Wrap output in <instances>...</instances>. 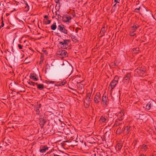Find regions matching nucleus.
<instances>
[{
	"mask_svg": "<svg viewBox=\"0 0 156 156\" xmlns=\"http://www.w3.org/2000/svg\"><path fill=\"white\" fill-rule=\"evenodd\" d=\"M71 42L69 39L63 40L62 41H59L58 44V47L64 49H67Z\"/></svg>",
	"mask_w": 156,
	"mask_h": 156,
	"instance_id": "1",
	"label": "nucleus"
},
{
	"mask_svg": "<svg viewBox=\"0 0 156 156\" xmlns=\"http://www.w3.org/2000/svg\"><path fill=\"white\" fill-rule=\"evenodd\" d=\"M119 77L118 76H115L114 79L112 80L110 83V86L111 88V90H112L118 83Z\"/></svg>",
	"mask_w": 156,
	"mask_h": 156,
	"instance_id": "2",
	"label": "nucleus"
},
{
	"mask_svg": "<svg viewBox=\"0 0 156 156\" xmlns=\"http://www.w3.org/2000/svg\"><path fill=\"white\" fill-rule=\"evenodd\" d=\"M138 25H134L130 28L129 31V35L131 36H134L136 35V30L138 28Z\"/></svg>",
	"mask_w": 156,
	"mask_h": 156,
	"instance_id": "3",
	"label": "nucleus"
},
{
	"mask_svg": "<svg viewBox=\"0 0 156 156\" xmlns=\"http://www.w3.org/2000/svg\"><path fill=\"white\" fill-rule=\"evenodd\" d=\"M58 30L62 33L65 34H68V32L67 29L65 28L64 25L61 24L58 26Z\"/></svg>",
	"mask_w": 156,
	"mask_h": 156,
	"instance_id": "4",
	"label": "nucleus"
},
{
	"mask_svg": "<svg viewBox=\"0 0 156 156\" xmlns=\"http://www.w3.org/2000/svg\"><path fill=\"white\" fill-rule=\"evenodd\" d=\"M56 54L58 56H62L63 57H67L68 56L67 51L62 49H60L57 51Z\"/></svg>",
	"mask_w": 156,
	"mask_h": 156,
	"instance_id": "5",
	"label": "nucleus"
},
{
	"mask_svg": "<svg viewBox=\"0 0 156 156\" xmlns=\"http://www.w3.org/2000/svg\"><path fill=\"white\" fill-rule=\"evenodd\" d=\"M101 102L102 104L104 105H106L109 102V99L106 95L104 94L101 98Z\"/></svg>",
	"mask_w": 156,
	"mask_h": 156,
	"instance_id": "6",
	"label": "nucleus"
},
{
	"mask_svg": "<svg viewBox=\"0 0 156 156\" xmlns=\"http://www.w3.org/2000/svg\"><path fill=\"white\" fill-rule=\"evenodd\" d=\"M130 76L131 74L130 73H127L126 74L122 80V81L125 84H127L129 83Z\"/></svg>",
	"mask_w": 156,
	"mask_h": 156,
	"instance_id": "7",
	"label": "nucleus"
},
{
	"mask_svg": "<svg viewBox=\"0 0 156 156\" xmlns=\"http://www.w3.org/2000/svg\"><path fill=\"white\" fill-rule=\"evenodd\" d=\"M101 95L99 92L97 93L95 95L94 100V102L96 103H98L101 100Z\"/></svg>",
	"mask_w": 156,
	"mask_h": 156,
	"instance_id": "8",
	"label": "nucleus"
},
{
	"mask_svg": "<svg viewBox=\"0 0 156 156\" xmlns=\"http://www.w3.org/2000/svg\"><path fill=\"white\" fill-rule=\"evenodd\" d=\"M71 19L72 17L69 15H64L63 16L62 20L64 22L67 23L68 22H69Z\"/></svg>",
	"mask_w": 156,
	"mask_h": 156,
	"instance_id": "9",
	"label": "nucleus"
},
{
	"mask_svg": "<svg viewBox=\"0 0 156 156\" xmlns=\"http://www.w3.org/2000/svg\"><path fill=\"white\" fill-rule=\"evenodd\" d=\"M124 110H121L118 113L117 116L118 119H120L121 120H122L124 118Z\"/></svg>",
	"mask_w": 156,
	"mask_h": 156,
	"instance_id": "10",
	"label": "nucleus"
},
{
	"mask_svg": "<svg viewBox=\"0 0 156 156\" xmlns=\"http://www.w3.org/2000/svg\"><path fill=\"white\" fill-rule=\"evenodd\" d=\"M107 120V118L106 116H102L99 119V122L101 124H103L105 123Z\"/></svg>",
	"mask_w": 156,
	"mask_h": 156,
	"instance_id": "11",
	"label": "nucleus"
},
{
	"mask_svg": "<svg viewBox=\"0 0 156 156\" xmlns=\"http://www.w3.org/2000/svg\"><path fill=\"white\" fill-rule=\"evenodd\" d=\"M132 129V127L128 125L124 127L123 132L126 134H128Z\"/></svg>",
	"mask_w": 156,
	"mask_h": 156,
	"instance_id": "12",
	"label": "nucleus"
},
{
	"mask_svg": "<svg viewBox=\"0 0 156 156\" xmlns=\"http://www.w3.org/2000/svg\"><path fill=\"white\" fill-rule=\"evenodd\" d=\"M30 77L31 79H32L34 81H37L38 80L37 76L35 73H31Z\"/></svg>",
	"mask_w": 156,
	"mask_h": 156,
	"instance_id": "13",
	"label": "nucleus"
},
{
	"mask_svg": "<svg viewBox=\"0 0 156 156\" xmlns=\"http://www.w3.org/2000/svg\"><path fill=\"white\" fill-rule=\"evenodd\" d=\"M91 96V94L90 93H88L87 94V96L86 97V100L84 101V103H86V101H87V105H89L90 103V97Z\"/></svg>",
	"mask_w": 156,
	"mask_h": 156,
	"instance_id": "14",
	"label": "nucleus"
},
{
	"mask_svg": "<svg viewBox=\"0 0 156 156\" xmlns=\"http://www.w3.org/2000/svg\"><path fill=\"white\" fill-rule=\"evenodd\" d=\"M48 148L46 146H42L40 147V151L41 153H45L46 150H48Z\"/></svg>",
	"mask_w": 156,
	"mask_h": 156,
	"instance_id": "15",
	"label": "nucleus"
},
{
	"mask_svg": "<svg viewBox=\"0 0 156 156\" xmlns=\"http://www.w3.org/2000/svg\"><path fill=\"white\" fill-rule=\"evenodd\" d=\"M153 104L151 102H149L146 106V109L148 111L153 107Z\"/></svg>",
	"mask_w": 156,
	"mask_h": 156,
	"instance_id": "16",
	"label": "nucleus"
},
{
	"mask_svg": "<svg viewBox=\"0 0 156 156\" xmlns=\"http://www.w3.org/2000/svg\"><path fill=\"white\" fill-rule=\"evenodd\" d=\"M37 86V89L40 90H43L44 89V85L43 84H38L37 83L36 85Z\"/></svg>",
	"mask_w": 156,
	"mask_h": 156,
	"instance_id": "17",
	"label": "nucleus"
},
{
	"mask_svg": "<svg viewBox=\"0 0 156 156\" xmlns=\"http://www.w3.org/2000/svg\"><path fill=\"white\" fill-rule=\"evenodd\" d=\"M122 120H121L120 119H118L116 120L115 125L116 126L121 125H122Z\"/></svg>",
	"mask_w": 156,
	"mask_h": 156,
	"instance_id": "18",
	"label": "nucleus"
},
{
	"mask_svg": "<svg viewBox=\"0 0 156 156\" xmlns=\"http://www.w3.org/2000/svg\"><path fill=\"white\" fill-rule=\"evenodd\" d=\"M28 84L30 85H32L33 86H34L35 85L37 84V83H35L29 80V81H27Z\"/></svg>",
	"mask_w": 156,
	"mask_h": 156,
	"instance_id": "19",
	"label": "nucleus"
},
{
	"mask_svg": "<svg viewBox=\"0 0 156 156\" xmlns=\"http://www.w3.org/2000/svg\"><path fill=\"white\" fill-rule=\"evenodd\" d=\"M142 148L143 150V151H146L148 149V146L143 144L142 145Z\"/></svg>",
	"mask_w": 156,
	"mask_h": 156,
	"instance_id": "20",
	"label": "nucleus"
},
{
	"mask_svg": "<svg viewBox=\"0 0 156 156\" xmlns=\"http://www.w3.org/2000/svg\"><path fill=\"white\" fill-rule=\"evenodd\" d=\"M57 27V26L56 25V23H54L51 27V30H55Z\"/></svg>",
	"mask_w": 156,
	"mask_h": 156,
	"instance_id": "21",
	"label": "nucleus"
},
{
	"mask_svg": "<svg viewBox=\"0 0 156 156\" xmlns=\"http://www.w3.org/2000/svg\"><path fill=\"white\" fill-rule=\"evenodd\" d=\"M44 21L45 24H50L51 22L50 20H48L47 19H44Z\"/></svg>",
	"mask_w": 156,
	"mask_h": 156,
	"instance_id": "22",
	"label": "nucleus"
},
{
	"mask_svg": "<svg viewBox=\"0 0 156 156\" xmlns=\"http://www.w3.org/2000/svg\"><path fill=\"white\" fill-rule=\"evenodd\" d=\"M122 147V144H118L117 145L116 147L117 148H118V149L119 150L121 149Z\"/></svg>",
	"mask_w": 156,
	"mask_h": 156,
	"instance_id": "23",
	"label": "nucleus"
},
{
	"mask_svg": "<svg viewBox=\"0 0 156 156\" xmlns=\"http://www.w3.org/2000/svg\"><path fill=\"white\" fill-rule=\"evenodd\" d=\"M139 50V49L138 48H137L133 49V51L135 53H137V51H138Z\"/></svg>",
	"mask_w": 156,
	"mask_h": 156,
	"instance_id": "24",
	"label": "nucleus"
},
{
	"mask_svg": "<svg viewBox=\"0 0 156 156\" xmlns=\"http://www.w3.org/2000/svg\"><path fill=\"white\" fill-rule=\"evenodd\" d=\"M36 114L37 115H39L40 113L39 109L38 108H36Z\"/></svg>",
	"mask_w": 156,
	"mask_h": 156,
	"instance_id": "25",
	"label": "nucleus"
},
{
	"mask_svg": "<svg viewBox=\"0 0 156 156\" xmlns=\"http://www.w3.org/2000/svg\"><path fill=\"white\" fill-rule=\"evenodd\" d=\"M105 27H103L101 29L100 32L101 33L102 32V33H104L105 31Z\"/></svg>",
	"mask_w": 156,
	"mask_h": 156,
	"instance_id": "26",
	"label": "nucleus"
},
{
	"mask_svg": "<svg viewBox=\"0 0 156 156\" xmlns=\"http://www.w3.org/2000/svg\"><path fill=\"white\" fill-rule=\"evenodd\" d=\"M66 83V81L65 80H64L60 84L62 85H64Z\"/></svg>",
	"mask_w": 156,
	"mask_h": 156,
	"instance_id": "27",
	"label": "nucleus"
},
{
	"mask_svg": "<svg viewBox=\"0 0 156 156\" xmlns=\"http://www.w3.org/2000/svg\"><path fill=\"white\" fill-rule=\"evenodd\" d=\"M140 9V7H139L138 8H136L134 10L135 12L138 13L139 12V10Z\"/></svg>",
	"mask_w": 156,
	"mask_h": 156,
	"instance_id": "28",
	"label": "nucleus"
},
{
	"mask_svg": "<svg viewBox=\"0 0 156 156\" xmlns=\"http://www.w3.org/2000/svg\"><path fill=\"white\" fill-rule=\"evenodd\" d=\"M117 3H115L112 6V8L113 9L114 7L115 8L114 9H115V7L117 6L119 7V5L118 4H117ZM115 10V9H114Z\"/></svg>",
	"mask_w": 156,
	"mask_h": 156,
	"instance_id": "29",
	"label": "nucleus"
},
{
	"mask_svg": "<svg viewBox=\"0 0 156 156\" xmlns=\"http://www.w3.org/2000/svg\"><path fill=\"white\" fill-rule=\"evenodd\" d=\"M44 60L43 58L42 57H41V60L40 61L39 64H42L43 61Z\"/></svg>",
	"mask_w": 156,
	"mask_h": 156,
	"instance_id": "30",
	"label": "nucleus"
},
{
	"mask_svg": "<svg viewBox=\"0 0 156 156\" xmlns=\"http://www.w3.org/2000/svg\"><path fill=\"white\" fill-rule=\"evenodd\" d=\"M4 24L3 23V20L2 21L1 24L0 26V29L4 26Z\"/></svg>",
	"mask_w": 156,
	"mask_h": 156,
	"instance_id": "31",
	"label": "nucleus"
},
{
	"mask_svg": "<svg viewBox=\"0 0 156 156\" xmlns=\"http://www.w3.org/2000/svg\"><path fill=\"white\" fill-rule=\"evenodd\" d=\"M63 153L62 155V156H69V154L66 153H64L63 152H62Z\"/></svg>",
	"mask_w": 156,
	"mask_h": 156,
	"instance_id": "32",
	"label": "nucleus"
},
{
	"mask_svg": "<svg viewBox=\"0 0 156 156\" xmlns=\"http://www.w3.org/2000/svg\"><path fill=\"white\" fill-rule=\"evenodd\" d=\"M24 3L26 5V6H25V7L26 8H27V7H28L29 8V5L27 3V2H24Z\"/></svg>",
	"mask_w": 156,
	"mask_h": 156,
	"instance_id": "33",
	"label": "nucleus"
},
{
	"mask_svg": "<svg viewBox=\"0 0 156 156\" xmlns=\"http://www.w3.org/2000/svg\"><path fill=\"white\" fill-rule=\"evenodd\" d=\"M18 47H19V48L20 49H21L22 48V46L20 44H18Z\"/></svg>",
	"mask_w": 156,
	"mask_h": 156,
	"instance_id": "34",
	"label": "nucleus"
},
{
	"mask_svg": "<svg viewBox=\"0 0 156 156\" xmlns=\"http://www.w3.org/2000/svg\"><path fill=\"white\" fill-rule=\"evenodd\" d=\"M120 0H115L114 2L115 3H119Z\"/></svg>",
	"mask_w": 156,
	"mask_h": 156,
	"instance_id": "35",
	"label": "nucleus"
},
{
	"mask_svg": "<svg viewBox=\"0 0 156 156\" xmlns=\"http://www.w3.org/2000/svg\"><path fill=\"white\" fill-rule=\"evenodd\" d=\"M27 58L24 61L26 63H29L30 62V61L27 60Z\"/></svg>",
	"mask_w": 156,
	"mask_h": 156,
	"instance_id": "36",
	"label": "nucleus"
},
{
	"mask_svg": "<svg viewBox=\"0 0 156 156\" xmlns=\"http://www.w3.org/2000/svg\"><path fill=\"white\" fill-rule=\"evenodd\" d=\"M69 1L71 2L74 3L76 2V0H69Z\"/></svg>",
	"mask_w": 156,
	"mask_h": 156,
	"instance_id": "37",
	"label": "nucleus"
},
{
	"mask_svg": "<svg viewBox=\"0 0 156 156\" xmlns=\"http://www.w3.org/2000/svg\"><path fill=\"white\" fill-rule=\"evenodd\" d=\"M57 13H58L57 12V11L55 12V15H57L58 16V17L59 18V16H60V15L58 14Z\"/></svg>",
	"mask_w": 156,
	"mask_h": 156,
	"instance_id": "38",
	"label": "nucleus"
},
{
	"mask_svg": "<svg viewBox=\"0 0 156 156\" xmlns=\"http://www.w3.org/2000/svg\"><path fill=\"white\" fill-rule=\"evenodd\" d=\"M44 18L45 19H48V16L47 15H45L44 16Z\"/></svg>",
	"mask_w": 156,
	"mask_h": 156,
	"instance_id": "39",
	"label": "nucleus"
},
{
	"mask_svg": "<svg viewBox=\"0 0 156 156\" xmlns=\"http://www.w3.org/2000/svg\"><path fill=\"white\" fill-rule=\"evenodd\" d=\"M41 104H39L38 105V106L37 107V108H39V109L41 108Z\"/></svg>",
	"mask_w": 156,
	"mask_h": 156,
	"instance_id": "40",
	"label": "nucleus"
},
{
	"mask_svg": "<svg viewBox=\"0 0 156 156\" xmlns=\"http://www.w3.org/2000/svg\"><path fill=\"white\" fill-rule=\"evenodd\" d=\"M53 156H62H62H61V155H57V154H54Z\"/></svg>",
	"mask_w": 156,
	"mask_h": 156,
	"instance_id": "41",
	"label": "nucleus"
},
{
	"mask_svg": "<svg viewBox=\"0 0 156 156\" xmlns=\"http://www.w3.org/2000/svg\"><path fill=\"white\" fill-rule=\"evenodd\" d=\"M26 86L27 87H28V88H30V86H28V85H26Z\"/></svg>",
	"mask_w": 156,
	"mask_h": 156,
	"instance_id": "42",
	"label": "nucleus"
},
{
	"mask_svg": "<svg viewBox=\"0 0 156 156\" xmlns=\"http://www.w3.org/2000/svg\"><path fill=\"white\" fill-rule=\"evenodd\" d=\"M70 70L71 71V70L72 69V67H70Z\"/></svg>",
	"mask_w": 156,
	"mask_h": 156,
	"instance_id": "43",
	"label": "nucleus"
},
{
	"mask_svg": "<svg viewBox=\"0 0 156 156\" xmlns=\"http://www.w3.org/2000/svg\"><path fill=\"white\" fill-rule=\"evenodd\" d=\"M73 17H74L75 16V14H73Z\"/></svg>",
	"mask_w": 156,
	"mask_h": 156,
	"instance_id": "44",
	"label": "nucleus"
},
{
	"mask_svg": "<svg viewBox=\"0 0 156 156\" xmlns=\"http://www.w3.org/2000/svg\"><path fill=\"white\" fill-rule=\"evenodd\" d=\"M140 156H145L144 154H141Z\"/></svg>",
	"mask_w": 156,
	"mask_h": 156,
	"instance_id": "45",
	"label": "nucleus"
},
{
	"mask_svg": "<svg viewBox=\"0 0 156 156\" xmlns=\"http://www.w3.org/2000/svg\"><path fill=\"white\" fill-rule=\"evenodd\" d=\"M116 132V133H117L118 132V129L117 130Z\"/></svg>",
	"mask_w": 156,
	"mask_h": 156,
	"instance_id": "46",
	"label": "nucleus"
},
{
	"mask_svg": "<svg viewBox=\"0 0 156 156\" xmlns=\"http://www.w3.org/2000/svg\"><path fill=\"white\" fill-rule=\"evenodd\" d=\"M50 82L51 83H54V82H53V81H51Z\"/></svg>",
	"mask_w": 156,
	"mask_h": 156,
	"instance_id": "47",
	"label": "nucleus"
},
{
	"mask_svg": "<svg viewBox=\"0 0 156 156\" xmlns=\"http://www.w3.org/2000/svg\"><path fill=\"white\" fill-rule=\"evenodd\" d=\"M142 73H144V71H143L142 70Z\"/></svg>",
	"mask_w": 156,
	"mask_h": 156,
	"instance_id": "48",
	"label": "nucleus"
},
{
	"mask_svg": "<svg viewBox=\"0 0 156 156\" xmlns=\"http://www.w3.org/2000/svg\"><path fill=\"white\" fill-rule=\"evenodd\" d=\"M94 155H95V156H96V154H94Z\"/></svg>",
	"mask_w": 156,
	"mask_h": 156,
	"instance_id": "49",
	"label": "nucleus"
},
{
	"mask_svg": "<svg viewBox=\"0 0 156 156\" xmlns=\"http://www.w3.org/2000/svg\"><path fill=\"white\" fill-rule=\"evenodd\" d=\"M58 2L59 1V0H58Z\"/></svg>",
	"mask_w": 156,
	"mask_h": 156,
	"instance_id": "50",
	"label": "nucleus"
}]
</instances>
